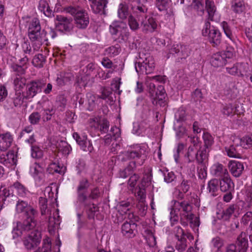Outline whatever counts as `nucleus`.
I'll return each mask as SVG.
<instances>
[{
    "label": "nucleus",
    "instance_id": "f257e3e1",
    "mask_svg": "<svg viewBox=\"0 0 252 252\" xmlns=\"http://www.w3.org/2000/svg\"><path fill=\"white\" fill-rule=\"evenodd\" d=\"M46 33L44 30H41L39 20L36 18H33L28 27V36L32 42V49L29 42H24L22 44L23 51L25 54L32 55L38 51L43 43L47 40Z\"/></svg>",
    "mask_w": 252,
    "mask_h": 252
},
{
    "label": "nucleus",
    "instance_id": "f03ea898",
    "mask_svg": "<svg viewBox=\"0 0 252 252\" xmlns=\"http://www.w3.org/2000/svg\"><path fill=\"white\" fill-rule=\"evenodd\" d=\"M137 16L138 20L141 21L142 32L145 33L155 32L158 28V23L155 18L147 16V7L137 6Z\"/></svg>",
    "mask_w": 252,
    "mask_h": 252
},
{
    "label": "nucleus",
    "instance_id": "7ed1b4c3",
    "mask_svg": "<svg viewBox=\"0 0 252 252\" xmlns=\"http://www.w3.org/2000/svg\"><path fill=\"white\" fill-rule=\"evenodd\" d=\"M64 11L74 17L77 28L86 29L89 24V17L86 11L79 6H70L64 8Z\"/></svg>",
    "mask_w": 252,
    "mask_h": 252
},
{
    "label": "nucleus",
    "instance_id": "20e7f679",
    "mask_svg": "<svg viewBox=\"0 0 252 252\" xmlns=\"http://www.w3.org/2000/svg\"><path fill=\"white\" fill-rule=\"evenodd\" d=\"M155 61L149 54L140 53L137 61L135 63L136 72L140 74H150L155 69Z\"/></svg>",
    "mask_w": 252,
    "mask_h": 252
},
{
    "label": "nucleus",
    "instance_id": "39448f33",
    "mask_svg": "<svg viewBox=\"0 0 252 252\" xmlns=\"http://www.w3.org/2000/svg\"><path fill=\"white\" fill-rule=\"evenodd\" d=\"M144 150L139 145L130 146L128 150L122 153L118 156V160L125 162L129 159H134L136 161V165H141L143 164L144 157H143Z\"/></svg>",
    "mask_w": 252,
    "mask_h": 252
},
{
    "label": "nucleus",
    "instance_id": "423d86ee",
    "mask_svg": "<svg viewBox=\"0 0 252 252\" xmlns=\"http://www.w3.org/2000/svg\"><path fill=\"white\" fill-rule=\"evenodd\" d=\"M192 206L187 201L179 202L174 201L172 209L170 212V220L172 223L177 222L178 220V213L180 216L189 217L191 218L192 213H191Z\"/></svg>",
    "mask_w": 252,
    "mask_h": 252
},
{
    "label": "nucleus",
    "instance_id": "0eeeda50",
    "mask_svg": "<svg viewBox=\"0 0 252 252\" xmlns=\"http://www.w3.org/2000/svg\"><path fill=\"white\" fill-rule=\"evenodd\" d=\"M41 239V232L35 227L24 234L22 242L26 250H32L39 245Z\"/></svg>",
    "mask_w": 252,
    "mask_h": 252
},
{
    "label": "nucleus",
    "instance_id": "6e6552de",
    "mask_svg": "<svg viewBox=\"0 0 252 252\" xmlns=\"http://www.w3.org/2000/svg\"><path fill=\"white\" fill-rule=\"evenodd\" d=\"M202 34L207 36L210 42L214 47L218 46L221 42V36L220 32L214 27H211L210 22L205 21L202 31Z\"/></svg>",
    "mask_w": 252,
    "mask_h": 252
},
{
    "label": "nucleus",
    "instance_id": "1a4fd4ad",
    "mask_svg": "<svg viewBox=\"0 0 252 252\" xmlns=\"http://www.w3.org/2000/svg\"><path fill=\"white\" fill-rule=\"evenodd\" d=\"M109 32L113 36H119L122 40H126L129 35L128 29L126 23L115 21L109 26Z\"/></svg>",
    "mask_w": 252,
    "mask_h": 252
},
{
    "label": "nucleus",
    "instance_id": "9d476101",
    "mask_svg": "<svg viewBox=\"0 0 252 252\" xmlns=\"http://www.w3.org/2000/svg\"><path fill=\"white\" fill-rule=\"evenodd\" d=\"M90 186V184L86 178L82 179L79 182L77 188V202L79 203L85 207L88 206L87 203L88 196L87 191Z\"/></svg>",
    "mask_w": 252,
    "mask_h": 252
},
{
    "label": "nucleus",
    "instance_id": "9b49d317",
    "mask_svg": "<svg viewBox=\"0 0 252 252\" xmlns=\"http://www.w3.org/2000/svg\"><path fill=\"white\" fill-rule=\"evenodd\" d=\"M191 48L188 45L174 44L169 49V54H176L177 62L183 63L190 55Z\"/></svg>",
    "mask_w": 252,
    "mask_h": 252
},
{
    "label": "nucleus",
    "instance_id": "f8f14e48",
    "mask_svg": "<svg viewBox=\"0 0 252 252\" xmlns=\"http://www.w3.org/2000/svg\"><path fill=\"white\" fill-rule=\"evenodd\" d=\"M56 27L57 29L62 32H69L73 28L72 20L71 18H67L62 15L56 16Z\"/></svg>",
    "mask_w": 252,
    "mask_h": 252
},
{
    "label": "nucleus",
    "instance_id": "ddd939ff",
    "mask_svg": "<svg viewBox=\"0 0 252 252\" xmlns=\"http://www.w3.org/2000/svg\"><path fill=\"white\" fill-rule=\"evenodd\" d=\"M44 83L40 81H32L28 83L25 93V99L33 98L36 94L41 92Z\"/></svg>",
    "mask_w": 252,
    "mask_h": 252
},
{
    "label": "nucleus",
    "instance_id": "4468645a",
    "mask_svg": "<svg viewBox=\"0 0 252 252\" xmlns=\"http://www.w3.org/2000/svg\"><path fill=\"white\" fill-rule=\"evenodd\" d=\"M34 223L29 224L28 221H24L22 223H17L16 227L14 228L12 233L13 238H16L34 228Z\"/></svg>",
    "mask_w": 252,
    "mask_h": 252
},
{
    "label": "nucleus",
    "instance_id": "2eb2a0df",
    "mask_svg": "<svg viewBox=\"0 0 252 252\" xmlns=\"http://www.w3.org/2000/svg\"><path fill=\"white\" fill-rule=\"evenodd\" d=\"M28 62L29 58L27 56H25L20 60V64L12 63L9 64V66L16 75L17 76H22L25 73L26 69L27 68L26 64Z\"/></svg>",
    "mask_w": 252,
    "mask_h": 252
},
{
    "label": "nucleus",
    "instance_id": "dca6fc26",
    "mask_svg": "<svg viewBox=\"0 0 252 252\" xmlns=\"http://www.w3.org/2000/svg\"><path fill=\"white\" fill-rule=\"evenodd\" d=\"M220 188L221 191H234V183L229 175L219 180Z\"/></svg>",
    "mask_w": 252,
    "mask_h": 252
},
{
    "label": "nucleus",
    "instance_id": "f3484780",
    "mask_svg": "<svg viewBox=\"0 0 252 252\" xmlns=\"http://www.w3.org/2000/svg\"><path fill=\"white\" fill-rule=\"evenodd\" d=\"M228 167L231 174L236 178L240 177L244 170L243 163L236 160L230 161Z\"/></svg>",
    "mask_w": 252,
    "mask_h": 252
},
{
    "label": "nucleus",
    "instance_id": "a211bd4d",
    "mask_svg": "<svg viewBox=\"0 0 252 252\" xmlns=\"http://www.w3.org/2000/svg\"><path fill=\"white\" fill-rule=\"evenodd\" d=\"M137 224L132 221H126L123 224L121 231L123 234L127 238H132L135 235Z\"/></svg>",
    "mask_w": 252,
    "mask_h": 252
},
{
    "label": "nucleus",
    "instance_id": "6ab92c4d",
    "mask_svg": "<svg viewBox=\"0 0 252 252\" xmlns=\"http://www.w3.org/2000/svg\"><path fill=\"white\" fill-rule=\"evenodd\" d=\"M13 142V137L10 132L0 134V150L6 151L11 146Z\"/></svg>",
    "mask_w": 252,
    "mask_h": 252
},
{
    "label": "nucleus",
    "instance_id": "aec40b11",
    "mask_svg": "<svg viewBox=\"0 0 252 252\" xmlns=\"http://www.w3.org/2000/svg\"><path fill=\"white\" fill-rule=\"evenodd\" d=\"M236 252H246L248 247V242L247 234L242 232L238 237L236 244Z\"/></svg>",
    "mask_w": 252,
    "mask_h": 252
},
{
    "label": "nucleus",
    "instance_id": "412c9836",
    "mask_svg": "<svg viewBox=\"0 0 252 252\" xmlns=\"http://www.w3.org/2000/svg\"><path fill=\"white\" fill-rule=\"evenodd\" d=\"M211 172L214 176L219 177L220 179L229 175L226 168L219 163L214 164L212 166Z\"/></svg>",
    "mask_w": 252,
    "mask_h": 252
},
{
    "label": "nucleus",
    "instance_id": "4be33fe9",
    "mask_svg": "<svg viewBox=\"0 0 252 252\" xmlns=\"http://www.w3.org/2000/svg\"><path fill=\"white\" fill-rule=\"evenodd\" d=\"M73 137L83 151L91 152L93 147L90 144V142L87 140L86 137H81L77 132H74L73 134Z\"/></svg>",
    "mask_w": 252,
    "mask_h": 252
},
{
    "label": "nucleus",
    "instance_id": "5701e85b",
    "mask_svg": "<svg viewBox=\"0 0 252 252\" xmlns=\"http://www.w3.org/2000/svg\"><path fill=\"white\" fill-rule=\"evenodd\" d=\"M30 173L35 180H41L44 177V169L39 164L34 163L30 168Z\"/></svg>",
    "mask_w": 252,
    "mask_h": 252
},
{
    "label": "nucleus",
    "instance_id": "b1692460",
    "mask_svg": "<svg viewBox=\"0 0 252 252\" xmlns=\"http://www.w3.org/2000/svg\"><path fill=\"white\" fill-rule=\"evenodd\" d=\"M106 0H98L96 2L91 4L90 6L93 12L95 14H104V9L106 6Z\"/></svg>",
    "mask_w": 252,
    "mask_h": 252
},
{
    "label": "nucleus",
    "instance_id": "393cba45",
    "mask_svg": "<svg viewBox=\"0 0 252 252\" xmlns=\"http://www.w3.org/2000/svg\"><path fill=\"white\" fill-rule=\"evenodd\" d=\"M212 65L216 67L222 66L226 64V60L224 59V57L221 54L217 53L214 54L210 60Z\"/></svg>",
    "mask_w": 252,
    "mask_h": 252
},
{
    "label": "nucleus",
    "instance_id": "a878e982",
    "mask_svg": "<svg viewBox=\"0 0 252 252\" xmlns=\"http://www.w3.org/2000/svg\"><path fill=\"white\" fill-rule=\"evenodd\" d=\"M27 219L24 221H28L29 224L34 223V228L36 227V221L35 218L38 216L37 210L30 206L26 212Z\"/></svg>",
    "mask_w": 252,
    "mask_h": 252
},
{
    "label": "nucleus",
    "instance_id": "bb28decb",
    "mask_svg": "<svg viewBox=\"0 0 252 252\" xmlns=\"http://www.w3.org/2000/svg\"><path fill=\"white\" fill-rule=\"evenodd\" d=\"M87 98L88 103V109L89 111L93 110L100 101L99 95H94L91 93L87 94Z\"/></svg>",
    "mask_w": 252,
    "mask_h": 252
},
{
    "label": "nucleus",
    "instance_id": "cd10ccee",
    "mask_svg": "<svg viewBox=\"0 0 252 252\" xmlns=\"http://www.w3.org/2000/svg\"><path fill=\"white\" fill-rule=\"evenodd\" d=\"M219 181L217 179H212L208 183L207 189L211 196H217L219 190Z\"/></svg>",
    "mask_w": 252,
    "mask_h": 252
},
{
    "label": "nucleus",
    "instance_id": "c85d7f7f",
    "mask_svg": "<svg viewBox=\"0 0 252 252\" xmlns=\"http://www.w3.org/2000/svg\"><path fill=\"white\" fill-rule=\"evenodd\" d=\"M136 167V161H131L128 162L127 166L123 170H121L119 173L120 178H126L131 175L134 169Z\"/></svg>",
    "mask_w": 252,
    "mask_h": 252
},
{
    "label": "nucleus",
    "instance_id": "c756f323",
    "mask_svg": "<svg viewBox=\"0 0 252 252\" xmlns=\"http://www.w3.org/2000/svg\"><path fill=\"white\" fill-rule=\"evenodd\" d=\"M230 9L235 13H241L245 9L244 2L243 0H231Z\"/></svg>",
    "mask_w": 252,
    "mask_h": 252
},
{
    "label": "nucleus",
    "instance_id": "7c9ffc66",
    "mask_svg": "<svg viewBox=\"0 0 252 252\" xmlns=\"http://www.w3.org/2000/svg\"><path fill=\"white\" fill-rule=\"evenodd\" d=\"M234 142H237L243 148H249L252 145V135H246L242 138H236Z\"/></svg>",
    "mask_w": 252,
    "mask_h": 252
},
{
    "label": "nucleus",
    "instance_id": "2f4dec72",
    "mask_svg": "<svg viewBox=\"0 0 252 252\" xmlns=\"http://www.w3.org/2000/svg\"><path fill=\"white\" fill-rule=\"evenodd\" d=\"M206 9L208 13V18L206 21H213L214 16L216 12V7L214 2L211 0H206L205 1Z\"/></svg>",
    "mask_w": 252,
    "mask_h": 252
},
{
    "label": "nucleus",
    "instance_id": "473e14b6",
    "mask_svg": "<svg viewBox=\"0 0 252 252\" xmlns=\"http://www.w3.org/2000/svg\"><path fill=\"white\" fill-rule=\"evenodd\" d=\"M237 209V205L234 204L230 205L227 208L223 210L221 218L224 220H228Z\"/></svg>",
    "mask_w": 252,
    "mask_h": 252
},
{
    "label": "nucleus",
    "instance_id": "72a5a7b5",
    "mask_svg": "<svg viewBox=\"0 0 252 252\" xmlns=\"http://www.w3.org/2000/svg\"><path fill=\"white\" fill-rule=\"evenodd\" d=\"M208 155L205 148L197 149L195 159L197 163L200 164H206Z\"/></svg>",
    "mask_w": 252,
    "mask_h": 252
},
{
    "label": "nucleus",
    "instance_id": "f704fd0d",
    "mask_svg": "<svg viewBox=\"0 0 252 252\" xmlns=\"http://www.w3.org/2000/svg\"><path fill=\"white\" fill-rule=\"evenodd\" d=\"M48 229L50 232L54 231V230L57 228L60 223V220L58 213L57 212L56 215H54L53 217H50L48 222Z\"/></svg>",
    "mask_w": 252,
    "mask_h": 252
},
{
    "label": "nucleus",
    "instance_id": "c9c22d12",
    "mask_svg": "<svg viewBox=\"0 0 252 252\" xmlns=\"http://www.w3.org/2000/svg\"><path fill=\"white\" fill-rule=\"evenodd\" d=\"M235 145H231L229 148H225L226 152L228 156L231 158H241V156L239 153L237 147L238 146V143L237 142H234Z\"/></svg>",
    "mask_w": 252,
    "mask_h": 252
},
{
    "label": "nucleus",
    "instance_id": "e433bc0d",
    "mask_svg": "<svg viewBox=\"0 0 252 252\" xmlns=\"http://www.w3.org/2000/svg\"><path fill=\"white\" fill-rule=\"evenodd\" d=\"M57 147L64 155H68L71 151V146L64 141H61L59 142Z\"/></svg>",
    "mask_w": 252,
    "mask_h": 252
},
{
    "label": "nucleus",
    "instance_id": "4c0bfd02",
    "mask_svg": "<svg viewBox=\"0 0 252 252\" xmlns=\"http://www.w3.org/2000/svg\"><path fill=\"white\" fill-rule=\"evenodd\" d=\"M146 240L148 246L150 247L154 248L157 246L156 238L154 233L150 230L146 231Z\"/></svg>",
    "mask_w": 252,
    "mask_h": 252
},
{
    "label": "nucleus",
    "instance_id": "58836bf2",
    "mask_svg": "<svg viewBox=\"0 0 252 252\" xmlns=\"http://www.w3.org/2000/svg\"><path fill=\"white\" fill-rule=\"evenodd\" d=\"M11 187L15 189L17 194L22 197L26 196L28 192V190L25 186L18 182L14 183Z\"/></svg>",
    "mask_w": 252,
    "mask_h": 252
},
{
    "label": "nucleus",
    "instance_id": "ea45409f",
    "mask_svg": "<svg viewBox=\"0 0 252 252\" xmlns=\"http://www.w3.org/2000/svg\"><path fill=\"white\" fill-rule=\"evenodd\" d=\"M45 61V57L42 54H38L34 57L32 63L34 66L40 68L43 67Z\"/></svg>",
    "mask_w": 252,
    "mask_h": 252
},
{
    "label": "nucleus",
    "instance_id": "a19ab883",
    "mask_svg": "<svg viewBox=\"0 0 252 252\" xmlns=\"http://www.w3.org/2000/svg\"><path fill=\"white\" fill-rule=\"evenodd\" d=\"M165 91L162 85H158L155 91V99L158 101H162L165 97Z\"/></svg>",
    "mask_w": 252,
    "mask_h": 252
},
{
    "label": "nucleus",
    "instance_id": "79ce46f5",
    "mask_svg": "<svg viewBox=\"0 0 252 252\" xmlns=\"http://www.w3.org/2000/svg\"><path fill=\"white\" fill-rule=\"evenodd\" d=\"M177 241L176 243L175 248L179 252H183L187 248V240L186 237H182L177 239Z\"/></svg>",
    "mask_w": 252,
    "mask_h": 252
},
{
    "label": "nucleus",
    "instance_id": "37998d69",
    "mask_svg": "<svg viewBox=\"0 0 252 252\" xmlns=\"http://www.w3.org/2000/svg\"><path fill=\"white\" fill-rule=\"evenodd\" d=\"M12 98L14 106L20 107L23 104L24 99L25 98V94H23L20 92H16Z\"/></svg>",
    "mask_w": 252,
    "mask_h": 252
},
{
    "label": "nucleus",
    "instance_id": "c03bdc74",
    "mask_svg": "<svg viewBox=\"0 0 252 252\" xmlns=\"http://www.w3.org/2000/svg\"><path fill=\"white\" fill-rule=\"evenodd\" d=\"M30 207L28 202L19 200L16 205V211L18 213H26Z\"/></svg>",
    "mask_w": 252,
    "mask_h": 252
},
{
    "label": "nucleus",
    "instance_id": "a18cd8bd",
    "mask_svg": "<svg viewBox=\"0 0 252 252\" xmlns=\"http://www.w3.org/2000/svg\"><path fill=\"white\" fill-rule=\"evenodd\" d=\"M118 17L121 19H126L128 15V10L127 6L123 3L119 5L118 9Z\"/></svg>",
    "mask_w": 252,
    "mask_h": 252
},
{
    "label": "nucleus",
    "instance_id": "49530a36",
    "mask_svg": "<svg viewBox=\"0 0 252 252\" xmlns=\"http://www.w3.org/2000/svg\"><path fill=\"white\" fill-rule=\"evenodd\" d=\"M242 64L240 63H236L233 65L232 67H227L226 70L229 74L235 75H239V74H241V67Z\"/></svg>",
    "mask_w": 252,
    "mask_h": 252
},
{
    "label": "nucleus",
    "instance_id": "de8ad7c7",
    "mask_svg": "<svg viewBox=\"0 0 252 252\" xmlns=\"http://www.w3.org/2000/svg\"><path fill=\"white\" fill-rule=\"evenodd\" d=\"M221 26L223 29L226 36L232 41H234V37L232 33L229 26L226 22L223 21L221 23Z\"/></svg>",
    "mask_w": 252,
    "mask_h": 252
},
{
    "label": "nucleus",
    "instance_id": "09e8293b",
    "mask_svg": "<svg viewBox=\"0 0 252 252\" xmlns=\"http://www.w3.org/2000/svg\"><path fill=\"white\" fill-rule=\"evenodd\" d=\"M163 174L164 176V181L166 183H172L175 182L176 176L173 172L166 170L163 172Z\"/></svg>",
    "mask_w": 252,
    "mask_h": 252
},
{
    "label": "nucleus",
    "instance_id": "8fccbe9b",
    "mask_svg": "<svg viewBox=\"0 0 252 252\" xmlns=\"http://www.w3.org/2000/svg\"><path fill=\"white\" fill-rule=\"evenodd\" d=\"M42 150L37 145L32 146L31 147V156L33 158H40L43 156Z\"/></svg>",
    "mask_w": 252,
    "mask_h": 252
},
{
    "label": "nucleus",
    "instance_id": "3c124183",
    "mask_svg": "<svg viewBox=\"0 0 252 252\" xmlns=\"http://www.w3.org/2000/svg\"><path fill=\"white\" fill-rule=\"evenodd\" d=\"M197 149L198 148H195L194 146H190L189 147L188 151L186 155L189 162L194 161L197 152Z\"/></svg>",
    "mask_w": 252,
    "mask_h": 252
},
{
    "label": "nucleus",
    "instance_id": "603ef678",
    "mask_svg": "<svg viewBox=\"0 0 252 252\" xmlns=\"http://www.w3.org/2000/svg\"><path fill=\"white\" fill-rule=\"evenodd\" d=\"M120 51L121 48L119 45L110 46L105 50L106 53L110 56H115L118 55Z\"/></svg>",
    "mask_w": 252,
    "mask_h": 252
},
{
    "label": "nucleus",
    "instance_id": "864d4df0",
    "mask_svg": "<svg viewBox=\"0 0 252 252\" xmlns=\"http://www.w3.org/2000/svg\"><path fill=\"white\" fill-rule=\"evenodd\" d=\"M130 204L128 202H121L118 206V211L122 215L126 214L129 211Z\"/></svg>",
    "mask_w": 252,
    "mask_h": 252
},
{
    "label": "nucleus",
    "instance_id": "5fc2aeb1",
    "mask_svg": "<svg viewBox=\"0 0 252 252\" xmlns=\"http://www.w3.org/2000/svg\"><path fill=\"white\" fill-rule=\"evenodd\" d=\"M36 251L38 252H51V244L49 239H44L42 247L37 249Z\"/></svg>",
    "mask_w": 252,
    "mask_h": 252
},
{
    "label": "nucleus",
    "instance_id": "6e6d98bb",
    "mask_svg": "<svg viewBox=\"0 0 252 252\" xmlns=\"http://www.w3.org/2000/svg\"><path fill=\"white\" fill-rule=\"evenodd\" d=\"M41 119V115L37 112H32L29 117V121L32 125H36Z\"/></svg>",
    "mask_w": 252,
    "mask_h": 252
},
{
    "label": "nucleus",
    "instance_id": "4d7b16f0",
    "mask_svg": "<svg viewBox=\"0 0 252 252\" xmlns=\"http://www.w3.org/2000/svg\"><path fill=\"white\" fill-rule=\"evenodd\" d=\"M55 113V110L53 108L43 109L42 113V119L43 121H48L51 120L52 115Z\"/></svg>",
    "mask_w": 252,
    "mask_h": 252
},
{
    "label": "nucleus",
    "instance_id": "13d9d810",
    "mask_svg": "<svg viewBox=\"0 0 252 252\" xmlns=\"http://www.w3.org/2000/svg\"><path fill=\"white\" fill-rule=\"evenodd\" d=\"M169 1V0H156V5L158 9L161 11L168 7Z\"/></svg>",
    "mask_w": 252,
    "mask_h": 252
},
{
    "label": "nucleus",
    "instance_id": "bf43d9fd",
    "mask_svg": "<svg viewBox=\"0 0 252 252\" xmlns=\"http://www.w3.org/2000/svg\"><path fill=\"white\" fill-rule=\"evenodd\" d=\"M211 245L217 249L216 252H220V249L223 246V242L220 237H216L212 240Z\"/></svg>",
    "mask_w": 252,
    "mask_h": 252
},
{
    "label": "nucleus",
    "instance_id": "052dcab7",
    "mask_svg": "<svg viewBox=\"0 0 252 252\" xmlns=\"http://www.w3.org/2000/svg\"><path fill=\"white\" fill-rule=\"evenodd\" d=\"M26 80L22 76H17L14 80V84L16 89L22 88L26 84Z\"/></svg>",
    "mask_w": 252,
    "mask_h": 252
},
{
    "label": "nucleus",
    "instance_id": "680f3d73",
    "mask_svg": "<svg viewBox=\"0 0 252 252\" xmlns=\"http://www.w3.org/2000/svg\"><path fill=\"white\" fill-rule=\"evenodd\" d=\"M182 182L180 184V188L184 192H187L189 188H190V181L189 180H188L186 178H185L184 177H182Z\"/></svg>",
    "mask_w": 252,
    "mask_h": 252
},
{
    "label": "nucleus",
    "instance_id": "e2e57ef3",
    "mask_svg": "<svg viewBox=\"0 0 252 252\" xmlns=\"http://www.w3.org/2000/svg\"><path fill=\"white\" fill-rule=\"evenodd\" d=\"M128 25L130 29L132 31H136L139 28V23L132 16H130L128 17Z\"/></svg>",
    "mask_w": 252,
    "mask_h": 252
},
{
    "label": "nucleus",
    "instance_id": "0e129e2a",
    "mask_svg": "<svg viewBox=\"0 0 252 252\" xmlns=\"http://www.w3.org/2000/svg\"><path fill=\"white\" fill-rule=\"evenodd\" d=\"M187 219L189 221L191 227H192L193 229H197V227L200 225L199 218L194 216V215L192 214V216L191 217V218L187 217Z\"/></svg>",
    "mask_w": 252,
    "mask_h": 252
},
{
    "label": "nucleus",
    "instance_id": "69168bd1",
    "mask_svg": "<svg viewBox=\"0 0 252 252\" xmlns=\"http://www.w3.org/2000/svg\"><path fill=\"white\" fill-rule=\"evenodd\" d=\"M193 8L196 11L197 14L199 15H202L204 13V5L199 1H196L194 2Z\"/></svg>",
    "mask_w": 252,
    "mask_h": 252
},
{
    "label": "nucleus",
    "instance_id": "338daca9",
    "mask_svg": "<svg viewBox=\"0 0 252 252\" xmlns=\"http://www.w3.org/2000/svg\"><path fill=\"white\" fill-rule=\"evenodd\" d=\"M203 137L204 141V146L206 148H208L212 145L214 141L211 135L209 134H204Z\"/></svg>",
    "mask_w": 252,
    "mask_h": 252
},
{
    "label": "nucleus",
    "instance_id": "774afa93",
    "mask_svg": "<svg viewBox=\"0 0 252 252\" xmlns=\"http://www.w3.org/2000/svg\"><path fill=\"white\" fill-rule=\"evenodd\" d=\"M174 233H175L176 239L185 237L186 236L183 229L179 226L175 227L174 228Z\"/></svg>",
    "mask_w": 252,
    "mask_h": 252
}]
</instances>
